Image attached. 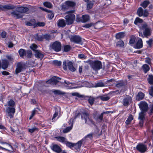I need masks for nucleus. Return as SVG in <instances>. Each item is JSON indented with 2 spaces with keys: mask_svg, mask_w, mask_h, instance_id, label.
<instances>
[{
  "mask_svg": "<svg viewBox=\"0 0 153 153\" xmlns=\"http://www.w3.org/2000/svg\"><path fill=\"white\" fill-rule=\"evenodd\" d=\"M87 62H89L91 68L95 71L99 70L102 68V65L100 61H91L89 62L87 61Z\"/></svg>",
  "mask_w": 153,
  "mask_h": 153,
  "instance_id": "7ed1b4c3",
  "label": "nucleus"
},
{
  "mask_svg": "<svg viewBox=\"0 0 153 153\" xmlns=\"http://www.w3.org/2000/svg\"><path fill=\"white\" fill-rule=\"evenodd\" d=\"M80 141H78L76 143H74L73 148L77 150H78L81 146Z\"/></svg>",
  "mask_w": 153,
  "mask_h": 153,
  "instance_id": "473e14b6",
  "label": "nucleus"
},
{
  "mask_svg": "<svg viewBox=\"0 0 153 153\" xmlns=\"http://www.w3.org/2000/svg\"><path fill=\"white\" fill-rule=\"evenodd\" d=\"M117 46L122 47L124 46V43L122 40H120L117 43Z\"/></svg>",
  "mask_w": 153,
  "mask_h": 153,
  "instance_id": "a18cd8bd",
  "label": "nucleus"
},
{
  "mask_svg": "<svg viewBox=\"0 0 153 153\" xmlns=\"http://www.w3.org/2000/svg\"><path fill=\"white\" fill-rule=\"evenodd\" d=\"M58 115V112L56 111H55V113L54 114L53 117L52 119V121H55V118L57 117Z\"/></svg>",
  "mask_w": 153,
  "mask_h": 153,
  "instance_id": "13d9d810",
  "label": "nucleus"
},
{
  "mask_svg": "<svg viewBox=\"0 0 153 153\" xmlns=\"http://www.w3.org/2000/svg\"><path fill=\"white\" fill-rule=\"evenodd\" d=\"M148 81L149 84L152 85L153 84V75H150L149 76Z\"/></svg>",
  "mask_w": 153,
  "mask_h": 153,
  "instance_id": "c9c22d12",
  "label": "nucleus"
},
{
  "mask_svg": "<svg viewBox=\"0 0 153 153\" xmlns=\"http://www.w3.org/2000/svg\"><path fill=\"white\" fill-rule=\"evenodd\" d=\"M137 14L139 16L146 17L148 16L149 14L148 11L146 10H143V9L140 7L138 8L137 10Z\"/></svg>",
  "mask_w": 153,
  "mask_h": 153,
  "instance_id": "9d476101",
  "label": "nucleus"
},
{
  "mask_svg": "<svg viewBox=\"0 0 153 153\" xmlns=\"http://www.w3.org/2000/svg\"><path fill=\"white\" fill-rule=\"evenodd\" d=\"M142 68L145 73H146L150 69L149 66L147 64L143 65L142 67Z\"/></svg>",
  "mask_w": 153,
  "mask_h": 153,
  "instance_id": "7c9ffc66",
  "label": "nucleus"
},
{
  "mask_svg": "<svg viewBox=\"0 0 153 153\" xmlns=\"http://www.w3.org/2000/svg\"><path fill=\"white\" fill-rule=\"evenodd\" d=\"M43 39H45L47 40H49L50 38V36L48 34H45L43 36Z\"/></svg>",
  "mask_w": 153,
  "mask_h": 153,
  "instance_id": "0e129e2a",
  "label": "nucleus"
},
{
  "mask_svg": "<svg viewBox=\"0 0 153 153\" xmlns=\"http://www.w3.org/2000/svg\"><path fill=\"white\" fill-rule=\"evenodd\" d=\"M54 14L53 13H50L48 15V17L50 19H52L54 17Z\"/></svg>",
  "mask_w": 153,
  "mask_h": 153,
  "instance_id": "680f3d73",
  "label": "nucleus"
},
{
  "mask_svg": "<svg viewBox=\"0 0 153 153\" xmlns=\"http://www.w3.org/2000/svg\"><path fill=\"white\" fill-rule=\"evenodd\" d=\"M149 114L151 115L153 113V104L150 105L149 107Z\"/></svg>",
  "mask_w": 153,
  "mask_h": 153,
  "instance_id": "4d7b16f0",
  "label": "nucleus"
},
{
  "mask_svg": "<svg viewBox=\"0 0 153 153\" xmlns=\"http://www.w3.org/2000/svg\"><path fill=\"white\" fill-rule=\"evenodd\" d=\"M43 4L46 7L51 8L52 7V5L51 3L48 2H45L43 3Z\"/></svg>",
  "mask_w": 153,
  "mask_h": 153,
  "instance_id": "79ce46f5",
  "label": "nucleus"
},
{
  "mask_svg": "<svg viewBox=\"0 0 153 153\" xmlns=\"http://www.w3.org/2000/svg\"><path fill=\"white\" fill-rule=\"evenodd\" d=\"M68 7L66 3V2L65 3L61 5V10L63 11H65L68 9Z\"/></svg>",
  "mask_w": 153,
  "mask_h": 153,
  "instance_id": "4c0bfd02",
  "label": "nucleus"
},
{
  "mask_svg": "<svg viewBox=\"0 0 153 153\" xmlns=\"http://www.w3.org/2000/svg\"><path fill=\"white\" fill-rule=\"evenodd\" d=\"M104 86V84L102 82L97 83L96 85V87H101Z\"/></svg>",
  "mask_w": 153,
  "mask_h": 153,
  "instance_id": "5fc2aeb1",
  "label": "nucleus"
},
{
  "mask_svg": "<svg viewBox=\"0 0 153 153\" xmlns=\"http://www.w3.org/2000/svg\"><path fill=\"white\" fill-rule=\"evenodd\" d=\"M133 119V116L131 115H130L125 122L126 124L127 125L129 124Z\"/></svg>",
  "mask_w": 153,
  "mask_h": 153,
  "instance_id": "c756f323",
  "label": "nucleus"
},
{
  "mask_svg": "<svg viewBox=\"0 0 153 153\" xmlns=\"http://www.w3.org/2000/svg\"><path fill=\"white\" fill-rule=\"evenodd\" d=\"M143 22V20L140 18L137 17L136 18L134 22V23L137 25H139V24L142 23Z\"/></svg>",
  "mask_w": 153,
  "mask_h": 153,
  "instance_id": "2f4dec72",
  "label": "nucleus"
},
{
  "mask_svg": "<svg viewBox=\"0 0 153 153\" xmlns=\"http://www.w3.org/2000/svg\"><path fill=\"white\" fill-rule=\"evenodd\" d=\"M70 40L71 42L79 43L81 42V38L79 36H72Z\"/></svg>",
  "mask_w": 153,
  "mask_h": 153,
  "instance_id": "2eb2a0df",
  "label": "nucleus"
},
{
  "mask_svg": "<svg viewBox=\"0 0 153 153\" xmlns=\"http://www.w3.org/2000/svg\"><path fill=\"white\" fill-rule=\"evenodd\" d=\"M99 97L102 100L104 101L108 100L110 98V97L107 95L101 96Z\"/></svg>",
  "mask_w": 153,
  "mask_h": 153,
  "instance_id": "72a5a7b5",
  "label": "nucleus"
},
{
  "mask_svg": "<svg viewBox=\"0 0 153 153\" xmlns=\"http://www.w3.org/2000/svg\"><path fill=\"white\" fill-rule=\"evenodd\" d=\"M14 7L13 6L10 5H6L3 6L0 5V9L4 8L7 9H13Z\"/></svg>",
  "mask_w": 153,
  "mask_h": 153,
  "instance_id": "cd10ccee",
  "label": "nucleus"
},
{
  "mask_svg": "<svg viewBox=\"0 0 153 153\" xmlns=\"http://www.w3.org/2000/svg\"><path fill=\"white\" fill-rule=\"evenodd\" d=\"M136 149L140 152H144L146 151V146L143 144L139 143L136 147Z\"/></svg>",
  "mask_w": 153,
  "mask_h": 153,
  "instance_id": "f8f14e48",
  "label": "nucleus"
},
{
  "mask_svg": "<svg viewBox=\"0 0 153 153\" xmlns=\"http://www.w3.org/2000/svg\"><path fill=\"white\" fill-rule=\"evenodd\" d=\"M88 101L90 104L92 105L94 103V99L93 97H90L88 99Z\"/></svg>",
  "mask_w": 153,
  "mask_h": 153,
  "instance_id": "864d4df0",
  "label": "nucleus"
},
{
  "mask_svg": "<svg viewBox=\"0 0 153 153\" xmlns=\"http://www.w3.org/2000/svg\"><path fill=\"white\" fill-rule=\"evenodd\" d=\"M149 4V1H144L143 3L141 4V6L143 7L144 8H146Z\"/></svg>",
  "mask_w": 153,
  "mask_h": 153,
  "instance_id": "58836bf2",
  "label": "nucleus"
},
{
  "mask_svg": "<svg viewBox=\"0 0 153 153\" xmlns=\"http://www.w3.org/2000/svg\"><path fill=\"white\" fill-rule=\"evenodd\" d=\"M25 69L24 65L21 63H17L15 70V73L16 74L23 71Z\"/></svg>",
  "mask_w": 153,
  "mask_h": 153,
  "instance_id": "9b49d317",
  "label": "nucleus"
},
{
  "mask_svg": "<svg viewBox=\"0 0 153 153\" xmlns=\"http://www.w3.org/2000/svg\"><path fill=\"white\" fill-rule=\"evenodd\" d=\"M144 95L142 92H139L137 95L136 97V99L138 100H142L144 97Z\"/></svg>",
  "mask_w": 153,
  "mask_h": 153,
  "instance_id": "393cba45",
  "label": "nucleus"
},
{
  "mask_svg": "<svg viewBox=\"0 0 153 153\" xmlns=\"http://www.w3.org/2000/svg\"><path fill=\"white\" fill-rule=\"evenodd\" d=\"M135 40V37L134 36H132L130 38L129 41V43L130 44H133Z\"/></svg>",
  "mask_w": 153,
  "mask_h": 153,
  "instance_id": "c03bdc74",
  "label": "nucleus"
},
{
  "mask_svg": "<svg viewBox=\"0 0 153 153\" xmlns=\"http://www.w3.org/2000/svg\"><path fill=\"white\" fill-rule=\"evenodd\" d=\"M52 48L56 52L60 51L61 49V43L59 42H55L52 45Z\"/></svg>",
  "mask_w": 153,
  "mask_h": 153,
  "instance_id": "1a4fd4ad",
  "label": "nucleus"
},
{
  "mask_svg": "<svg viewBox=\"0 0 153 153\" xmlns=\"http://www.w3.org/2000/svg\"><path fill=\"white\" fill-rule=\"evenodd\" d=\"M66 3L68 7H73L75 5V3L74 2L69 1H66Z\"/></svg>",
  "mask_w": 153,
  "mask_h": 153,
  "instance_id": "f704fd0d",
  "label": "nucleus"
},
{
  "mask_svg": "<svg viewBox=\"0 0 153 153\" xmlns=\"http://www.w3.org/2000/svg\"><path fill=\"white\" fill-rule=\"evenodd\" d=\"M141 29L143 30V34L145 37L151 35L152 33L151 29L150 26L146 23L143 24L142 25Z\"/></svg>",
  "mask_w": 153,
  "mask_h": 153,
  "instance_id": "20e7f679",
  "label": "nucleus"
},
{
  "mask_svg": "<svg viewBox=\"0 0 153 153\" xmlns=\"http://www.w3.org/2000/svg\"><path fill=\"white\" fill-rule=\"evenodd\" d=\"M2 144H6V146H5L7 148H5V149H7V150H5L9 151H13V150L12 146L9 144L5 142H3L2 143ZM3 150H5V149H2Z\"/></svg>",
  "mask_w": 153,
  "mask_h": 153,
  "instance_id": "b1692460",
  "label": "nucleus"
},
{
  "mask_svg": "<svg viewBox=\"0 0 153 153\" xmlns=\"http://www.w3.org/2000/svg\"><path fill=\"white\" fill-rule=\"evenodd\" d=\"M19 53L20 57H22L25 55V52L24 50L21 49L19 51Z\"/></svg>",
  "mask_w": 153,
  "mask_h": 153,
  "instance_id": "e433bc0d",
  "label": "nucleus"
},
{
  "mask_svg": "<svg viewBox=\"0 0 153 153\" xmlns=\"http://www.w3.org/2000/svg\"><path fill=\"white\" fill-rule=\"evenodd\" d=\"M76 21L77 22H86V16L82 15V17H80L78 15H77Z\"/></svg>",
  "mask_w": 153,
  "mask_h": 153,
  "instance_id": "4468645a",
  "label": "nucleus"
},
{
  "mask_svg": "<svg viewBox=\"0 0 153 153\" xmlns=\"http://www.w3.org/2000/svg\"><path fill=\"white\" fill-rule=\"evenodd\" d=\"M79 116V114L78 113H77L74 116V118H72L69 121V123L70 124L71 126H70L67 127L65 129L63 130V132L64 133H67L68 132L72 129L74 120Z\"/></svg>",
  "mask_w": 153,
  "mask_h": 153,
  "instance_id": "0eeeda50",
  "label": "nucleus"
},
{
  "mask_svg": "<svg viewBox=\"0 0 153 153\" xmlns=\"http://www.w3.org/2000/svg\"><path fill=\"white\" fill-rule=\"evenodd\" d=\"M54 93L56 94H63L64 93L59 90H55L53 91Z\"/></svg>",
  "mask_w": 153,
  "mask_h": 153,
  "instance_id": "bf43d9fd",
  "label": "nucleus"
},
{
  "mask_svg": "<svg viewBox=\"0 0 153 153\" xmlns=\"http://www.w3.org/2000/svg\"><path fill=\"white\" fill-rule=\"evenodd\" d=\"M143 45L142 39L140 38H138V40L134 45V48L136 49H140L142 48Z\"/></svg>",
  "mask_w": 153,
  "mask_h": 153,
  "instance_id": "f3484780",
  "label": "nucleus"
},
{
  "mask_svg": "<svg viewBox=\"0 0 153 153\" xmlns=\"http://www.w3.org/2000/svg\"><path fill=\"white\" fill-rule=\"evenodd\" d=\"M30 47L31 49L34 51L35 52V50H35V49L37 48V46L36 45L34 44H33L31 45Z\"/></svg>",
  "mask_w": 153,
  "mask_h": 153,
  "instance_id": "de8ad7c7",
  "label": "nucleus"
},
{
  "mask_svg": "<svg viewBox=\"0 0 153 153\" xmlns=\"http://www.w3.org/2000/svg\"><path fill=\"white\" fill-rule=\"evenodd\" d=\"M103 115L102 114V113L97 118H96V120L98 121H101L102 120Z\"/></svg>",
  "mask_w": 153,
  "mask_h": 153,
  "instance_id": "e2e57ef3",
  "label": "nucleus"
},
{
  "mask_svg": "<svg viewBox=\"0 0 153 153\" xmlns=\"http://www.w3.org/2000/svg\"><path fill=\"white\" fill-rule=\"evenodd\" d=\"M57 24L58 26L61 27H64L66 25V23L65 20L63 19H59L57 22Z\"/></svg>",
  "mask_w": 153,
  "mask_h": 153,
  "instance_id": "6ab92c4d",
  "label": "nucleus"
},
{
  "mask_svg": "<svg viewBox=\"0 0 153 153\" xmlns=\"http://www.w3.org/2000/svg\"><path fill=\"white\" fill-rule=\"evenodd\" d=\"M9 62L7 59H4L2 60V67L3 69H5L8 67Z\"/></svg>",
  "mask_w": 153,
  "mask_h": 153,
  "instance_id": "4be33fe9",
  "label": "nucleus"
},
{
  "mask_svg": "<svg viewBox=\"0 0 153 153\" xmlns=\"http://www.w3.org/2000/svg\"><path fill=\"white\" fill-rule=\"evenodd\" d=\"M1 35L2 38H5L6 35V33L5 31H3L1 34Z\"/></svg>",
  "mask_w": 153,
  "mask_h": 153,
  "instance_id": "338daca9",
  "label": "nucleus"
},
{
  "mask_svg": "<svg viewBox=\"0 0 153 153\" xmlns=\"http://www.w3.org/2000/svg\"><path fill=\"white\" fill-rule=\"evenodd\" d=\"M60 79H61L59 77L53 76L48 81H47L46 82V83L50 85H57V84H59L60 83L59 81Z\"/></svg>",
  "mask_w": 153,
  "mask_h": 153,
  "instance_id": "423d86ee",
  "label": "nucleus"
},
{
  "mask_svg": "<svg viewBox=\"0 0 153 153\" xmlns=\"http://www.w3.org/2000/svg\"><path fill=\"white\" fill-rule=\"evenodd\" d=\"M15 111V109L14 108L8 107L6 109V112L7 113H12L14 114Z\"/></svg>",
  "mask_w": 153,
  "mask_h": 153,
  "instance_id": "c85d7f7f",
  "label": "nucleus"
},
{
  "mask_svg": "<svg viewBox=\"0 0 153 153\" xmlns=\"http://www.w3.org/2000/svg\"><path fill=\"white\" fill-rule=\"evenodd\" d=\"M81 118L82 120H84L85 123H86V113L85 112L82 113L81 114Z\"/></svg>",
  "mask_w": 153,
  "mask_h": 153,
  "instance_id": "ea45409f",
  "label": "nucleus"
},
{
  "mask_svg": "<svg viewBox=\"0 0 153 153\" xmlns=\"http://www.w3.org/2000/svg\"><path fill=\"white\" fill-rule=\"evenodd\" d=\"M53 64L55 66H59L61 65L62 62L60 61L55 60L53 61Z\"/></svg>",
  "mask_w": 153,
  "mask_h": 153,
  "instance_id": "37998d69",
  "label": "nucleus"
},
{
  "mask_svg": "<svg viewBox=\"0 0 153 153\" xmlns=\"http://www.w3.org/2000/svg\"><path fill=\"white\" fill-rule=\"evenodd\" d=\"M145 112L141 111L139 114L138 118L140 120L139 124L140 126L142 125L143 123V120L145 118Z\"/></svg>",
  "mask_w": 153,
  "mask_h": 153,
  "instance_id": "dca6fc26",
  "label": "nucleus"
},
{
  "mask_svg": "<svg viewBox=\"0 0 153 153\" xmlns=\"http://www.w3.org/2000/svg\"><path fill=\"white\" fill-rule=\"evenodd\" d=\"M8 104L9 106L13 107L15 105V102L13 100H10L8 102Z\"/></svg>",
  "mask_w": 153,
  "mask_h": 153,
  "instance_id": "603ef678",
  "label": "nucleus"
},
{
  "mask_svg": "<svg viewBox=\"0 0 153 153\" xmlns=\"http://www.w3.org/2000/svg\"><path fill=\"white\" fill-rule=\"evenodd\" d=\"M73 12V11H70L66 13L67 15L65 16V18L67 25L72 24L75 20V16Z\"/></svg>",
  "mask_w": 153,
  "mask_h": 153,
  "instance_id": "f257e3e1",
  "label": "nucleus"
},
{
  "mask_svg": "<svg viewBox=\"0 0 153 153\" xmlns=\"http://www.w3.org/2000/svg\"><path fill=\"white\" fill-rule=\"evenodd\" d=\"M35 52L34 55L36 57L42 59L44 57V55L41 53L40 51L36 50H35Z\"/></svg>",
  "mask_w": 153,
  "mask_h": 153,
  "instance_id": "a211bd4d",
  "label": "nucleus"
},
{
  "mask_svg": "<svg viewBox=\"0 0 153 153\" xmlns=\"http://www.w3.org/2000/svg\"><path fill=\"white\" fill-rule=\"evenodd\" d=\"M125 36V33L120 32L117 33L116 35V38L117 39H120L123 38Z\"/></svg>",
  "mask_w": 153,
  "mask_h": 153,
  "instance_id": "bb28decb",
  "label": "nucleus"
},
{
  "mask_svg": "<svg viewBox=\"0 0 153 153\" xmlns=\"http://www.w3.org/2000/svg\"><path fill=\"white\" fill-rule=\"evenodd\" d=\"M32 53L30 50H28L25 52V55L28 57H30L31 56Z\"/></svg>",
  "mask_w": 153,
  "mask_h": 153,
  "instance_id": "09e8293b",
  "label": "nucleus"
},
{
  "mask_svg": "<svg viewBox=\"0 0 153 153\" xmlns=\"http://www.w3.org/2000/svg\"><path fill=\"white\" fill-rule=\"evenodd\" d=\"M6 57L9 63L12 62L14 61V57L12 55H7L6 56Z\"/></svg>",
  "mask_w": 153,
  "mask_h": 153,
  "instance_id": "a878e982",
  "label": "nucleus"
},
{
  "mask_svg": "<svg viewBox=\"0 0 153 153\" xmlns=\"http://www.w3.org/2000/svg\"><path fill=\"white\" fill-rule=\"evenodd\" d=\"M64 51L65 52H68L71 49V47L69 45H65L64 46Z\"/></svg>",
  "mask_w": 153,
  "mask_h": 153,
  "instance_id": "49530a36",
  "label": "nucleus"
},
{
  "mask_svg": "<svg viewBox=\"0 0 153 153\" xmlns=\"http://www.w3.org/2000/svg\"><path fill=\"white\" fill-rule=\"evenodd\" d=\"M36 39L39 41H42L43 39V36L37 35L36 36Z\"/></svg>",
  "mask_w": 153,
  "mask_h": 153,
  "instance_id": "6e6d98bb",
  "label": "nucleus"
},
{
  "mask_svg": "<svg viewBox=\"0 0 153 153\" xmlns=\"http://www.w3.org/2000/svg\"><path fill=\"white\" fill-rule=\"evenodd\" d=\"M131 100V97L129 96H127L123 100V105L125 106L128 105Z\"/></svg>",
  "mask_w": 153,
  "mask_h": 153,
  "instance_id": "aec40b11",
  "label": "nucleus"
},
{
  "mask_svg": "<svg viewBox=\"0 0 153 153\" xmlns=\"http://www.w3.org/2000/svg\"><path fill=\"white\" fill-rule=\"evenodd\" d=\"M35 21L34 19H33V20L32 22H28L27 23L26 25H27L29 26H33L35 25Z\"/></svg>",
  "mask_w": 153,
  "mask_h": 153,
  "instance_id": "052dcab7",
  "label": "nucleus"
},
{
  "mask_svg": "<svg viewBox=\"0 0 153 153\" xmlns=\"http://www.w3.org/2000/svg\"><path fill=\"white\" fill-rule=\"evenodd\" d=\"M94 1L92 0H87V9H90L92 8L94 4Z\"/></svg>",
  "mask_w": 153,
  "mask_h": 153,
  "instance_id": "412c9836",
  "label": "nucleus"
},
{
  "mask_svg": "<svg viewBox=\"0 0 153 153\" xmlns=\"http://www.w3.org/2000/svg\"><path fill=\"white\" fill-rule=\"evenodd\" d=\"M55 138L57 141L62 143H65L67 140L65 138L62 137H57Z\"/></svg>",
  "mask_w": 153,
  "mask_h": 153,
  "instance_id": "5701e85b",
  "label": "nucleus"
},
{
  "mask_svg": "<svg viewBox=\"0 0 153 153\" xmlns=\"http://www.w3.org/2000/svg\"><path fill=\"white\" fill-rule=\"evenodd\" d=\"M51 149L54 152L57 153H60L62 151L60 147L57 144H53L51 146Z\"/></svg>",
  "mask_w": 153,
  "mask_h": 153,
  "instance_id": "ddd939ff",
  "label": "nucleus"
},
{
  "mask_svg": "<svg viewBox=\"0 0 153 153\" xmlns=\"http://www.w3.org/2000/svg\"><path fill=\"white\" fill-rule=\"evenodd\" d=\"M138 105L142 111L146 112L148 109V105L145 102H140V103L138 104Z\"/></svg>",
  "mask_w": 153,
  "mask_h": 153,
  "instance_id": "6e6552de",
  "label": "nucleus"
},
{
  "mask_svg": "<svg viewBox=\"0 0 153 153\" xmlns=\"http://www.w3.org/2000/svg\"><path fill=\"white\" fill-rule=\"evenodd\" d=\"M18 10L19 12L14 11L12 13V16L16 19L22 17L23 16L22 13L27 11L28 9L26 7H21L18 8Z\"/></svg>",
  "mask_w": 153,
  "mask_h": 153,
  "instance_id": "f03ea898",
  "label": "nucleus"
},
{
  "mask_svg": "<svg viewBox=\"0 0 153 153\" xmlns=\"http://www.w3.org/2000/svg\"><path fill=\"white\" fill-rule=\"evenodd\" d=\"M37 111V110L36 109H34L32 111L31 114L29 118L30 120H31L32 118L36 114V113Z\"/></svg>",
  "mask_w": 153,
  "mask_h": 153,
  "instance_id": "3c124183",
  "label": "nucleus"
},
{
  "mask_svg": "<svg viewBox=\"0 0 153 153\" xmlns=\"http://www.w3.org/2000/svg\"><path fill=\"white\" fill-rule=\"evenodd\" d=\"M37 128L36 127H33L29 130V131L30 133H33L35 131L37 130Z\"/></svg>",
  "mask_w": 153,
  "mask_h": 153,
  "instance_id": "69168bd1",
  "label": "nucleus"
},
{
  "mask_svg": "<svg viewBox=\"0 0 153 153\" xmlns=\"http://www.w3.org/2000/svg\"><path fill=\"white\" fill-rule=\"evenodd\" d=\"M67 67L68 69L71 71L74 72L76 71L75 68L73 66V63L71 61H64L63 63V68L65 70L67 69Z\"/></svg>",
  "mask_w": 153,
  "mask_h": 153,
  "instance_id": "39448f33",
  "label": "nucleus"
},
{
  "mask_svg": "<svg viewBox=\"0 0 153 153\" xmlns=\"http://www.w3.org/2000/svg\"><path fill=\"white\" fill-rule=\"evenodd\" d=\"M65 143L66 144V145L68 147H70L72 149H73L74 143H73L69 142L67 141V140H66V142Z\"/></svg>",
  "mask_w": 153,
  "mask_h": 153,
  "instance_id": "a19ab883",
  "label": "nucleus"
},
{
  "mask_svg": "<svg viewBox=\"0 0 153 153\" xmlns=\"http://www.w3.org/2000/svg\"><path fill=\"white\" fill-rule=\"evenodd\" d=\"M149 94L150 95L153 97V85L151 87V88L149 91Z\"/></svg>",
  "mask_w": 153,
  "mask_h": 153,
  "instance_id": "774afa93",
  "label": "nucleus"
},
{
  "mask_svg": "<svg viewBox=\"0 0 153 153\" xmlns=\"http://www.w3.org/2000/svg\"><path fill=\"white\" fill-rule=\"evenodd\" d=\"M80 141L81 145H84L86 142V136H85L81 140L79 141Z\"/></svg>",
  "mask_w": 153,
  "mask_h": 153,
  "instance_id": "8fccbe9b",
  "label": "nucleus"
}]
</instances>
